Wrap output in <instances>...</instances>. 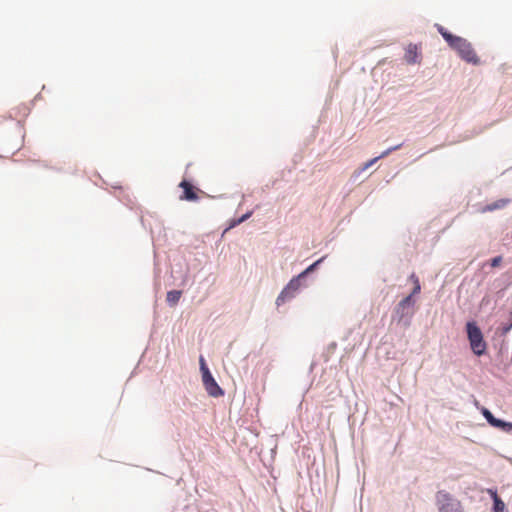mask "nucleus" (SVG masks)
Masks as SVG:
<instances>
[{
  "instance_id": "1",
  "label": "nucleus",
  "mask_w": 512,
  "mask_h": 512,
  "mask_svg": "<svg viewBox=\"0 0 512 512\" xmlns=\"http://www.w3.org/2000/svg\"><path fill=\"white\" fill-rule=\"evenodd\" d=\"M436 28L448 45L458 53L461 59L474 65L479 64L480 60L470 42L462 37L453 35L439 24L436 25Z\"/></svg>"
},
{
  "instance_id": "2",
  "label": "nucleus",
  "mask_w": 512,
  "mask_h": 512,
  "mask_svg": "<svg viewBox=\"0 0 512 512\" xmlns=\"http://www.w3.org/2000/svg\"><path fill=\"white\" fill-rule=\"evenodd\" d=\"M466 330L472 351L478 356L483 355L486 351L487 345L483 339V334L480 328L475 322H468L466 324Z\"/></svg>"
},
{
  "instance_id": "3",
  "label": "nucleus",
  "mask_w": 512,
  "mask_h": 512,
  "mask_svg": "<svg viewBox=\"0 0 512 512\" xmlns=\"http://www.w3.org/2000/svg\"><path fill=\"white\" fill-rule=\"evenodd\" d=\"M200 370L202 372V381L207 393L212 397H220L223 396L224 391L217 384L214 377L210 373L208 367L206 366L205 360L203 357H200Z\"/></svg>"
},
{
  "instance_id": "4",
  "label": "nucleus",
  "mask_w": 512,
  "mask_h": 512,
  "mask_svg": "<svg viewBox=\"0 0 512 512\" xmlns=\"http://www.w3.org/2000/svg\"><path fill=\"white\" fill-rule=\"evenodd\" d=\"M436 502L440 512H459L460 503L445 491L437 493Z\"/></svg>"
},
{
  "instance_id": "5",
  "label": "nucleus",
  "mask_w": 512,
  "mask_h": 512,
  "mask_svg": "<svg viewBox=\"0 0 512 512\" xmlns=\"http://www.w3.org/2000/svg\"><path fill=\"white\" fill-rule=\"evenodd\" d=\"M300 278L296 277L293 278L288 285L282 290V292L279 294V296L276 299V304L280 306L283 304L287 299H290L294 296V292L298 290L300 287Z\"/></svg>"
},
{
  "instance_id": "6",
  "label": "nucleus",
  "mask_w": 512,
  "mask_h": 512,
  "mask_svg": "<svg viewBox=\"0 0 512 512\" xmlns=\"http://www.w3.org/2000/svg\"><path fill=\"white\" fill-rule=\"evenodd\" d=\"M414 305V300L412 295H408L404 299H402L395 308L396 315L399 316V321L402 320L405 316H410L412 314V307Z\"/></svg>"
},
{
  "instance_id": "7",
  "label": "nucleus",
  "mask_w": 512,
  "mask_h": 512,
  "mask_svg": "<svg viewBox=\"0 0 512 512\" xmlns=\"http://www.w3.org/2000/svg\"><path fill=\"white\" fill-rule=\"evenodd\" d=\"M404 59L408 64H418L421 62L420 47L410 43L405 48Z\"/></svg>"
},
{
  "instance_id": "8",
  "label": "nucleus",
  "mask_w": 512,
  "mask_h": 512,
  "mask_svg": "<svg viewBox=\"0 0 512 512\" xmlns=\"http://www.w3.org/2000/svg\"><path fill=\"white\" fill-rule=\"evenodd\" d=\"M179 186L183 189L181 200L195 201L198 199L197 191L188 181L183 180Z\"/></svg>"
},
{
  "instance_id": "9",
  "label": "nucleus",
  "mask_w": 512,
  "mask_h": 512,
  "mask_svg": "<svg viewBox=\"0 0 512 512\" xmlns=\"http://www.w3.org/2000/svg\"><path fill=\"white\" fill-rule=\"evenodd\" d=\"M509 203L508 199H499L491 204L486 205L481 209L482 213L491 212L497 209L504 208Z\"/></svg>"
},
{
  "instance_id": "10",
  "label": "nucleus",
  "mask_w": 512,
  "mask_h": 512,
  "mask_svg": "<svg viewBox=\"0 0 512 512\" xmlns=\"http://www.w3.org/2000/svg\"><path fill=\"white\" fill-rule=\"evenodd\" d=\"M488 493L491 495L494 501V511L495 512H505V503L500 499L497 492L495 490H488Z\"/></svg>"
},
{
  "instance_id": "11",
  "label": "nucleus",
  "mask_w": 512,
  "mask_h": 512,
  "mask_svg": "<svg viewBox=\"0 0 512 512\" xmlns=\"http://www.w3.org/2000/svg\"><path fill=\"white\" fill-rule=\"evenodd\" d=\"M400 147H401V145H397V146H394V147H391V148L385 150L380 156L375 157V158L369 160L368 162H366L363 166V170L368 169L370 166H372L374 163H376L379 159L388 156L392 151H395V150L399 149Z\"/></svg>"
},
{
  "instance_id": "12",
  "label": "nucleus",
  "mask_w": 512,
  "mask_h": 512,
  "mask_svg": "<svg viewBox=\"0 0 512 512\" xmlns=\"http://www.w3.org/2000/svg\"><path fill=\"white\" fill-rule=\"evenodd\" d=\"M182 295V292L179 290H172L167 293L166 300L171 305L174 306L178 303Z\"/></svg>"
},
{
  "instance_id": "13",
  "label": "nucleus",
  "mask_w": 512,
  "mask_h": 512,
  "mask_svg": "<svg viewBox=\"0 0 512 512\" xmlns=\"http://www.w3.org/2000/svg\"><path fill=\"white\" fill-rule=\"evenodd\" d=\"M481 413L487 420V422L494 427V425L497 423V418L493 416V414L485 407L481 408Z\"/></svg>"
},
{
  "instance_id": "14",
  "label": "nucleus",
  "mask_w": 512,
  "mask_h": 512,
  "mask_svg": "<svg viewBox=\"0 0 512 512\" xmlns=\"http://www.w3.org/2000/svg\"><path fill=\"white\" fill-rule=\"evenodd\" d=\"M481 413L487 420V422L494 427V425L497 423V418L493 416V414L485 407L481 408Z\"/></svg>"
},
{
  "instance_id": "15",
  "label": "nucleus",
  "mask_w": 512,
  "mask_h": 512,
  "mask_svg": "<svg viewBox=\"0 0 512 512\" xmlns=\"http://www.w3.org/2000/svg\"><path fill=\"white\" fill-rule=\"evenodd\" d=\"M494 427L499 428L505 432L512 431V423L511 422H505L503 420L497 419V423L494 425Z\"/></svg>"
},
{
  "instance_id": "16",
  "label": "nucleus",
  "mask_w": 512,
  "mask_h": 512,
  "mask_svg": "<svg viewBox=\"0 0 512 512\" xmlns=\"http://www.w3.org/2000/svg\"><path fill=\"white\" fill-rule=\"evenodd\" d=\"M410 279H411V281L413 282V286H414L413 291H412V294H411V295L413 296V295H415V294L420 293L421 286H420L419 279H418V277H417L415 274H412V275L410 276Z\"/></svg>"
},
{
  "instance_id": "17",
  "label": "nucleus",
  "mask_w": 512,
  "mask_h": 512,
  "mask_svg": "<svg viewBox=\"0 0 512 512\" xmlns=\"http://www.w3.org/2000/svg\"><path fill=\"white\" fill-rule=\"evenodd\" d=\"M322 261V259H319L318 261H316L315 263H313L312 265H310L306 270H304L300 275L299 277H304L305 275H307L308 273L312 272L316 266Z\"/></svg>"
},
{
  "instance_id": "18",
  "label": "nucleus",
  "mask_w": 512,
  "mask_h": 512,
  "mask_svg": "<svg viewBox=\"0 0 512 512\" xmlns=\"http://www.w3.org/2000/svg\"><path fill=\"white\" fill-rule=\"evenodd\" d=\"M502 262V257L501 256H497V257H494L493 259H491V267L495 268V267H498Z\"/></svg>"
},
{
  "instance_id": "19",
  "label": "nucleus",
  "mask_w": 512,
  "mask_h": 512,
  "mask_svg": "<svg viewBox=\"0 0 512 512\" xmlns=\"http://www.w3.org/2000/svg\"><path fill=\"white\" fill-rule=\"evenodd\" d=\"M251 212H248L246 213L245 215H243L238 221H237V224L239 223H242L243 221H245L246 219H248L250 216H251Z\"/></svg>"
},
{
  "instance_id": "20",
  "label": "nucleus",
  "mask_w": 512,
  "mask_h": 512,
  "mask_svg": "<svg viewBox=\"0 0 512 512\" xmlns=\"http://www.w3.org/2000/svg\"><path fill=\"white\" fill-rule=\"evenodd\" d=\"M512 328V322L509 324V325H506V326H503L502 327V333L503 334H506L510 331V329Z\"/></svg>"
}]
</instances>
